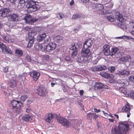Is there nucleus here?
Instances as JSON below:
<instances>
[{
    "label": "nucleus",
    "mask_w": 134,
    "mask_h": 134,
    "mask_svg": "<svg viewBox=\"0 0 134 134\" xmlns=\"http://www.w3.org/2000/svg\"><path fill=\"white\" fill-rule=\"evenodd\" d=\"M35 48L36 50H38L39 49L43 50V48L42 45L41 44H37L35 46Z\"/></svg>",
    "instance_id": "f704fd0d"
},
{
    "label": "nucleus",
    "mask_w": 134,
    "mask_h": 134,
    "mask_svg": "<svg viewBox=\"0 0 134 134\" xmlns=\"http://www.w3.org/2000/svg\"><path fill=\"white\" fill-rule=\"evenodd\" d=\"M29 39V40L27 43V47H30L32 46L35 40L34 39H32L30 38Z\"/></svg>",
    "instance_id": "2f4dec72"
},
{
    "label": "nucleus",
    "mask_w": 134,
    "mask_h": 134,
    "mask_svg": "<svg viewBox=\"0 0 134 134\" xmlns=\"http://www.w3.org/2000/svg\"><path fill=\"white\" fill-rule=\"evenodd\" d=\"M16 0H9V1L11 3H12L13 4L15 3V2Z\"/></svg>",
    "instance_id": "e2e57ef3"
},
{
    "label": "nucleus",
    "mask_w": 134,
    "mask_h": 134,
    "mask_svg": "<svg viewBox=\"0 0 134 134\" xmlns=\"http://www.w3.org/2000/svg\"><path fill=\"white\" fill-rule=\"evenodd\" d=\"M82 16V15L81 14H74L72 17V18L73 19H76L79 18L81 17Z\"/></svg>",
    "instance_id": "e433bc0d"
},
{
    "label": "nucleus",
    "mask_w": 134,
    "mask_h": 134,
    "mask_svg": "<svg viewBox=\"0 0 134 134\" xmlns=\"http://www.w3.org/2000/svg\"><path fill=\"white\" fill-rule=\"evenodd\" d=\"M4 40L9 43H13L14 40L10 35H8L4 38Z\"/></svg>",
    "instance_id": "bb28decb"
},
{
    "label": "nucleus",
    "mask_w": 134,
    "mask_h": 134,
    "mask_svg": "<svg viewBox=\"0 0 134 134\" xmlns=\"http://www.w3.org/2000/svg\"><path fill=\"white\" fill-rule=\"evenodd\" d=\"M30 110L31 109L29 107L26 110V111L27 113H29Z\"/></svg>",
    "instance_id": "69168bd1"
},
{
    "label": "nucleus",
    "mask_w": 134,
    "mask_h": 134,
    "mask_svg": "<svg viewBox=\"0 0 134 134\" xmlns=\"http://www.w3.org/2000/svg\"><path fill=\"white\" fill-rule=\"evenodd\" d=\"M93 44V42L91 38L87 40L84 42L83 45V47L85 48H87L90 47Z\"/></svg>",
    "instance_id": "f3484780"
},
{
    "label": "nucleus",
    "mask_w": 134,
    "mask_h": 134,
    "mask_svg": "<svg viewBox=\"0 0 134 134\" xmlns=\"http://www.w3.org/2000/svg\"><path fill=\"white\" fill-rule=\"evenodd\" d=\"M119 49L116 47H113L111 49L110 55L112 57L114 55L116 58H118L121 56L123 54L122 52L118 51Z\"/></svg>",
    "instance_id": "0eeeda50"
},
{
    "label": "nucleus",
    "mask_w": 134,
    "mask_h": 134,
    "mask_svg": "<svg viewBox=\"0 0 134 134\" xmlns=\"http://www.w3.org/2000/svg\"><path fill=\"white\" fill-rule=\"evenodd\" d=\"M70 56H66L65 58V60L66 61H68L70 60Z\"/></svg>",
    "instance_id": "bf43d9fd"
},
{
    "label": "nucleus",
    "mask_w": 134,
    "mask_h": 134,
    "mask_svg": "<svg viewBox=\"0 0 134 134\" xmlns=\"http://www.w3.org/2000/svg\"><path fill=\"white\" fill-rule=\"evenodd\" d=\"M39 3L33 0H30L26 5L27 11L28 13L36 11L40 8Z\"/></svg>",
    "instance_id": "7ed1b4c3"
},
{
    "label": "nucleus",
    "mask_w": 134,
    "mask_h": 134,
    "mask_svg": "<svg viewBox=\"0 0 134 134\" xmlns=\"http://www.w3.org/2000/svg\"><path fill=\"white\" fill-rule=\"evenodd\" d=\"M130 96V97L134 99V91H131Z\"/></svg>",
    "instance_id": "8fccbe9b"
},
{
    "label": "nucleus",
    "mask_w": 134,
    "mask_h": 134,
    "mask_svg": "<svg viewBox=\"0 0 134 134\" xmlns=\"http://www.w3.org/2000/svg\"><path fill=\"white\" fill-rule=\"evenodd\" d=\"M103 48L104 53L105 55H110L111 52L110 50V46L109 45L107 44L104 45Z\"/></svg>",
    "instance_id": "aec40b11"
},
{
    "label": "nucleus",
    "mask_w": 134,
    "mask_h": 134,
    "mask_svg": "<svg viewBox=\"0 0 134 134\" xmlns=\"http://www.w3.org/2000/svg\"><path fill=\"white\" fill-rule=\"evenodd\" d=\"M76 60L78 63H86L87 62H88L89 60L86 57L82 56L79 55L76 58Z\"/></svg>",
    "instance_id": "ddd939ff"
},
{
    "label": "nucleus",
    "mask_w": 134,
    "mask_h": 134,
    "mask_svg": "<svg viewBox=\"0 0 134 134\" xmlns=\"http://www.w3.org/2000/svg\"><path fill=\"white\" fill-rule=\"evenodd\" d=\"M99 60V59L98 57H97L94 59V60H92V63H93V64H96L97 63Z\"/></svg>",
    "instance_id": "de8ad7c7"
},
{
    "label": "nucleus",
    "mask_w": 134,
    "mask_h": 134,
    "mask_svg": "<svg viewBox=\"0 0 134 134\" xmlns=\"http://www.w3.org/2000/svg\"><path fill=\"white\" fill-rule=\"evenodd\" d=\"M28 0H19V2L21 4H24L25 2H27Z\"/></svg>",
    "instance_id": "6e6d98bb"
},
{
    "label": "nucleus",
    "mask_w": 134,
    "mask_h": 134,
    "mask_svg": "<svg viewBox=\"0 0 134 134\" xmlns=\"http://www.w3.org/2000/svg\"><path fill=\"white\" fill-rule=\"evenodd\" d=\"M46 36L47 35L43 33L37 36V40L39 42L42 41L45 39Z\"/></svg>",
    "instance_id": "b1692460"
},
{
    "label": "nucleus",
    "mask_w": 134,
    "mask_h": 134,
    "mask_svg": "<svg viewBox=\"0 0 134 134\" xmlns=\"http://www.w3.org/2000/svg\"><path fill=\"white\" fill-rule=\"evenodd\" d=\"M108 69L110 72L112 73L115 70V68L114 66H110L108 68Z\"/></svg>",
    "instance_id": "ea45409f"
},
{
    "label": "nucleus",
    "mask_w": 134,
    "mask_h": 134,
    "mask_svg": "<svg viewBox=\"0 0 134 134\" xmlns=\"http://www.w3.org/2000/svg\"><path fill=\"white\" fill-rule=\"evenodd\" d=\"M88 48H85L83 47L82 50L81 52V55L82 56L86 57L88 58V57L91 54V52H90Z\"/></svg>",
    "instance_id": "4468645a"
},
{
    "label": "nucleus",
    "mask_w": 134,
    "mask_h": 134,
    "mask_svg": "<svg viewBox=\"0 0 134 134\" xmlns=\"http://www.w3.org/2000/svg\"><path fill=\"white\" fill-rule=\"evenodd\" d=\"M38 20V19L35 18H30L26 22L29 24L32 25L36 21Z\"/></svg>",
    "instance_id": "7c9ffc66"
},
{
    "label": "nucleus",
    "mask_w": 134,
    "mask_h": 134,
    "mask_svg": "<svg viewBox=\"0 0 134 134\" xmlns=\"http://www.w3.org/2000/svg\"><path fill=\"white\" fill-rule=\"evenodd\" d=\"M115 15L116 18L118 20L121 22L123 21L124 20L123 18L119 12L118 11L116 12L115 13Z\"/></svg>",
    "instance_id": "5701e85b"
},
{
    "label": "nucleus",
    "mask_w": 134,
    "mask_h": 134,
    "mask_svg": "<svg viewBox=\"0 0 134 134\" xmlns=\"http://www.w3.org/2000/svg\"><path fill=\"white\" fill-rule=\"evenodd\" d=\"M27 97V96L26 95H24L20 97V99L23 101H24L26 99Z\"/></svg>",
    "instance_id": "a19ab883"
},
{
    "label": "nucleus",
    "mask_w": 134,
    "mask_h": 134,
    "mask_svg": "<svg viewBox=\"0 0 134 134\" xmlns=\"http://www.w3.org/2000/svg\"><path fill=\"white\" fill-rule=\"evenodd\" d=\"M122 109L124 110V111L127 113H128L130 110V108L129 106L128 105L126 104L125 106L122 107Z\"/></svg>",
    "instance_id": "473e14b6"
},
{
    "label": "nucleus",
    "mask_w": 134,
    "mask_h": 134,
    "mask_svg": "<svg viewBox=\"0 0 134 134\" xmlns=\"http://www.w3.org/2000/svg\"><path fill=\"white\" fill-rule=\"evenodd\" d=\"M129 81L131 82H132L134 81V75L130 76L129 78Z\"/></svg>",
    "instance_id": "a18cd8bd"
},
{
    "label": "nucleus",
    "mask_w": 134,
    "mask_h": 134,
    "mask_svg": "<svg viewBox=\"0 0 134 134\" xmlns=\"http://www.w3.org/2000/svg\"><path fill=\"white\" fill-rule=\"evenodd\" d=\"M10 49L8 48L4 44L2 43H0V52H2L4 54L7 53H11Z\"/></svg>",
    "instance_id": "9d476101"
},
{
    "label": "nucleus",
    "mask_w": 134,
    "mask_h": 134,
    "mask_svg": "<svg viewBox=\"0 0 134 134\" xmlns=\"http://www.w3.org/2000/svg\"><path fill=\"white\" fill-rule=\"evenodd\" d=\"M10 11V9L7 8H3L0 10V16L5 17H7V14Z\"/></svg>",
    "instance_id": "2eb2a0df"
},
{
    "label": "nucleus",
    "mask_w": 134,
    "mask_h": 134,
    "mask_svg": "<svg viewBox=\"0 0 134 134\" xmlns=\"http://www.w3.org/2000/svg\"><path fill=\"white\" fill-rule=\"evenodd\" d=\"M119 61H121L123 63V62H125L126 61V59L125 57H122L120 58L119 60Z\"/></svg>",
    "instance_id": "3c124183"
},
{
    "label": "nucleus",
    "mask_w": 134,
    "mask_h": 134,
    "mask_svg": "<svg viewBox=\"0 0 134 134\" xmlns=\"http://www.w3.org/2000/svg\"><path fill=\"white\" fill-rule=\"evenodd\" d=\"M31 29V28L29 26H26L24 27L23 29L24 31L25 32H26L27 31H29L30 29Z\"/></svg>",
    "instance_id": "49530a36"
},
{
    "label": "nucleus",
    "mask_w": 134,
    "mask_h": 134,
    "mask_svg": "<svg viewBox=\"0 0 134 134\" xmlns=\"http://www.w3.org/2000/svg\"><path fill=\"white\" fill-rule=\"evenodd\" d=\"M100 75L105 78L110 79L112 78L113 76L110 74H109L105 72H102L100 73Z\"/></svg>",
    "instance_id": "4be33fe9"
},
{
    "label": "nucleus",
    "mask_w": 134,
    "mask_h": 134,
    "mask_svg": "<svg viewBox=\"0 0 134 134\" xmlns=\"http://www.w3.org/2000/svg\"><path fill=\"white\" fill-rule=\"evenodd\" d=\"M96 8L98 11H102L104 8L103 5L101 4H97L96 6Z\"/></svg>",
    "instance_id": "72a5a7b5"
},
{
    "label": "nucleus",
    "mask_w": 134,
    "mask_h": 134,
    "mask_svg": "<svg viewBox=\"0 0 134 134\" xmlns=\"http://www.w3.org/2000/svg\"><path fill=\"white\" fill-rule=\"evenodd\" d=\"M32 102V100H29L27 101L26 102V104L27 105H29Z\"/></svg>",
    "instance_id": "052dcab7"
},
{
    "label": "nucleus",
    "mask_w": 134,
    "mask_h": 134,
    "mask_svg": "<svg viewBox=\"0 0 134 134\" xmlns=\"http://www.w3.org/2000/svg\"><path fill=\"white\" fill-rule=\"evenodd\" d=\"M8 21L7 24L9 25V26L11 28H14L15 25L13 23H10L11 22H18L20 20V17L17 13H13L9 14L7 16Z\"/></svg>",
    "instance_id": "f03ea898"
},
{
    "label": "nucleus",
    "mask_w": 134,
    "mask_h": 134,
    "mask_svg": "<svg viewBox=\"0 0 134 134\" xmlns=\"http://www.w3.org/2000/svg\"><path fill=\"white\" fill-rule=\"evenodd\" d=\"M32 119V117L29 114L25 115L23 116L22 119L25 121H28L31 120Z\"/></svg>",
    "instance_id": "a878e982"
},
{
    "label": "nucleus",
    "mask_w": 134,
    "mask_h": 134,
    "mask_svg": "<svg viewBox=\"0 0 134 134\" xmlns=\"http://www.w3.org/2000/svg\"><path fill=\"white\" fill-rule=\"evenodd\" d=\"M84 91L83 90H81L80 92V94L81 96L83 95Z\"/></svg>",
    "instance_id": "0e129e2a"
},
{
    "label": "nucleus",
    "mask_w": 134,
    "mask_h": 134,
    "mask_svg": "<svg viewBox=\"0 0 134 134\" xmlns=\"http://www.w3.org/2000/svg\"><path fill=\"white\" fill-rule=\"evenodd\" d=\"M37 32L35 29L31 30L30 32H28V35L29 38L32 39H34V36L36 35Z\"/></svg>",
    "instance_id": "412c9836"
},
{
    "label": "nucleus",
    "mask_w": 134,
    "mask_h": 134,
    "mask_svg": "<svg viewBox=\"0 0 134 134\" xmlns=\"http://www.w3.org/2000/svg\"><path fill=\"white\" fill-rule=\"evenodd\" d=\"M107 18L108 21L111 22H113L114 21V16L112 15L107 16Z\"/></svg>",
    "instance_id": "c9c22d12"
},
{
    "label": "nucleus",
    "mask_w": 134,
    "mask_h": 134,
    "mask_svg": "<svg viewBox=\"0 0 134 134\" xmlns=\"http://www.w3.org/2000/svg\"><path fill=\"white\" fill-rule=\"evenodd\" d=\"M111 81V82L114 84H118L121 87H125L129 85L128 81L125 79H121L117 80L113 79Z\"/></svg>",
    "instance_id": "39448f33"
},
{
    "label": "nucleus",
    "mask_w": 134,
    "mask_h": 134,
    "mask_svg": "<svg viewBox=\"0 0 134 134\" xmlns=\"http://www.w3.org/2000/svg\"><path fill=\"white\" fill-rule=\"evenodd\" d=\"M8 66H6L3 69V71L5 72H7L8 71Z\"/></svg>",
    "instance_id": "13d9d810"
},
{
    "label": "nucleus",
    "mask_w": 134,
    "mask_h": 134,
    "mask_svg": "<svg viewBox=\"0 0 134 134\" xmlns=\"http://www.w3.org/2000/svg\"><path fill=\"white\" fill-rule=\"evenodd\" d=\"M94 86L96 90L108 88L107 86L105 85H103L102 83L99 82L96 83L95 85H94Z\"/></svg>",
    "instance_id": "a211bd4d"
},
{
    "label": "nucleus",
    "mask_w": 134,
    "mask_h": 134,
    "mask_svg": "<svg viewBox=\"0 0 134 134\" xmlns=\"http://www.w3.org/2000/svg\"><path fill=\"white\" fill-rule=\"evenodd\" d=\"M37 91L38 94L40 96L43 97L45 96L46 93V89L43 86L41 85L38 86Z\"/></svg>",
    "instance_id": "f8f14e48"
},
{
    "label": "nucleus",
    "mask_w": 134,
    "mask_h": 134,
    "mask_svg": "<svg viewBox=\"0 0 134 134\" xmlns=\"http://www.w3.org/2000/svg\"><path fill=\"white\" fill-rule=\"evenodd\" d=\"M25 59L28 62H30L31 61V58L30 55L27 54L25 57Z\"/></svg>",
    "instance_id": "4c0bfd02"
},
{
    "label": "nucleus",
    "mask_w": 134,
    "mask_h": 134,
    "mask_svg": "<svg viewBox=\"0 0 134 134\" xmlns=\"http://www.w3.org/2000/svg\"><path fill=\"white\" fill-rule=\"evenodd\" d=\"M11 104L12 106V110L16 114H18L20 111V108L23 105L20 101L13 100L11 102Z\"/></svg>",
    "instance_id": "20e7f679"
},
{
    "label": "nucleus",
    "mask_w": 134,
    "mask_h": 134,
    "mask_svg": "<svg viewBox=\"0 0 134 134\" xmlns=\"http://www.w3.org/2000/svg\"><path fill=\"white\" fill-rule=\"evenodd\" d=\"M31 15L29 14H27L24 18V20H25L26 22H27L29 19L31 17Z\"/></svg>",
    "instance_id": "58836bf2"
},
{
    "label": "nucleus",
    "mask_w": 134,
    "mask_h": 134,
    "mask_svg": "<svg viewBox=\"0 0 134 134\" xmlns=\"http://www.w3.org/2000/svg\"><path fill=\"white\" fill-rule=\"evenodd\" d=\"M72 46L71 49L72 50H75L78 51V49L82 47L81 43L78 42H75L72 44Z\"/></svg>",
    "instance_id": "6ab92c4d"
},
{
    "label": "nucleus",
    "mask_w": 134,
    "mask_h": 134,
    "mask_svg": "<svg viewBox=\"0 0 134 134\" xmlns=\"http://www.w3.org/2000/svg\"><path fill=\"white\" fill-rule=\"evenodd\" d=\"M99 67V65L95 66L90 68V70L93 72L100 71Z\"/></svg>",
    "instance_id": "c85d7f7f"
},
{
    "label": "nucleus",
    "mask_w": 134,
    "mask_h": 134,
    "mask_svg": "<svg viewBox=\"0 0 134 134\" xmlns=\"http://www.w3.org/2000/svg\"><path fill=\"white\" fill-rule=\"evenodd\" d=\"M43 58L44 59L47 60H48L49 59V56L48 55H44Z\"/></svg>",
    "instance_id": "5fc2aeb1"
},
{
    "label": "nucleus",
    "mask_w": 134,
    "mask_h": 134,
    "mask_svg": "<svg viewBox=\"0 0 134 134\" xmlns=\"http://www.w3.org/2000/svg\"><path fill=\"white\" fill-rule=\"evenodd\" d=\"M123 38H126L127 40L129 39H132L134 40V38L128 36H124Z\"/></svg>",
    "instance_id": "864d4df0"
},
{
    "label": "nucleus",
    "mask_w": 134,
    "mask_h": 134,
    "mask_svg": "<svg viewBox=\"0 0 134 134\" xmlns=\"http://www.w3.org/2000/svg\"><path fill=\"white\" fill-rule=\"evenodd\" d=\"M118 75L120 76H127L130 74V71L129 70H122L119 71L118 73Z\"/></svg>",
    "instance_id": "393cba45"
},
{
    "label": "nucleus",
    "mask_w": 134,
    "mask_h": 134,
    "mask_svg": "<svg viewBox=\"0 0 134 134\" xmlns=\"http://www.w3.org/2000/svg\"><path fill=\"white\" fill-rule=\"evenodd\" d=\"M21 79L22 80H24L25 79V77L24 76H20L18 77H17L15 78H14L10 82V86L12 88L15 87L16 85V81Z\"/></svg>",
    "instance_id": "1a4fd4ad"
},
{
    "label": "nucleus",
    "mask_w": 134,
    "mask_h": 134,
    "mask_svg": "<svg viewBox=\"0 0 134 134\" xmlns=\"http://www.w3.org/2000/svg\"><path fill=\"white\" fill-rule=\"evenodd\" d=\"M87 119L89 120H92L95 118L96 116V114L95 113H89L87 114Z\"/></svg>",
    "instance_id": "cd10ccee"
},
{
    "label": "nucleus",
    "mask_w": 134,
    "mask_h": 134,
    "mask_svg": "<svg viewBox=\"0 0 134 134\" xmlns=\"http://www.w3.org/2000/svg\"><path fill=\"white\" fill-rule=\"evenodd\" d=\"M109 4V3L106 4H105V6L108 7L109 8H111L113 7V5L111 3H110V4Z\"/></svg>",
    "instance_id": "603ef678"
},
{
    "label": "nucleus",
    "mask_w": 134,
    "mask_h": 134,
    "mask_svg": "<svg viewBox=\"0 0 134 134\" xmlns=\"http://www.w3.org/2000/svg\"><path fill=\"white\" fill-rule=\"evenodd\" d=\"M57 18L59 19H62L64 17V15L62 13H60L59 14H57Z\"/></svg>",
    "instance_id": "c03bdc74"
},
{
    "label": "nucleus",
    "mask_w": 134,
    "mask_h": 134,
    "mask_svg": "<svg viewBox=\"0 0 134 134\" xmlns=\"http://www.w3.org/2000/svg\"><path fill=\"white\" fill-rule=\"evenodd\" d=\"M62 37L61 36H57L55 38V40L57 42H59L62 39Z\"/></svg>",
    "instance_id": "37998d69"
},
{
    "label": "nucleus",
    "mask_w": 134,
    "mask_h": 134,
    "mask_svg": "<svg viewBox=\"0 0 134 134\" xmlns=\"http://www.w3.org/2000/svg\"><path fill=\"white\" fill-rule=\"evenodd\" d=\"M94 111L96 113H99L100 111V110L99 109L97 110L96 108H94Z\"/></svg>",
    "instance_id": "680f3d73"
},
{
    "label": "nucleus",
    "mask_w": 134,
    "mask_h": 134,
    "mask_svg": "<svg viewBox=\"0 0 134 134\" xmlns=\"http://www.w3.org/2000/svg\"><path fill=\"white\" fill-rule=\"evenodd\" d=\"M129 129V125L126 122H119L118 127L111 130L112 134H124L126 131Z\"/></svg>",
    "instance_id": "f257e3e1"
},
{
    "label": "nucleus",
    "mask_w": 134,
    "mask_h": 134,
    "mask_svg": "<svg viewBox=\"0 0 134 134\" xmlns=\"http://www.w3.org/2000/svg\"><path fill=\"white\" fill-rule=\"evenodd\" d=\"M15 53L18 57H22L23 54V51L18 49L15 50Z\"/></svg>",
    "instance_id": "c756f323"
},
{
    "label": "nucleus",
    "mask_w": 134,
    "mask_h": 134,
    "mask_svg": "<svg viewBox=\"0 0 134 134\" xmlns=\"http://www.w3.org/2000/svg\"><path fill=\"white\" fill-rule=\"evenodd\" d=\"M57 46L56 44L55 43L51 42L48 44L43 48L45 52H49L54 50Z\"/></svg>",
    "instance_id": "6e6552de"
},
{
    "label": "nucleus",
    "mask_w": 134,
    "mask_h": 134,
    "mask_svg": "<svg viewBox=\"0 0 134 134\" xmlns=\"http://www.w3.org/2000/svg\"><path fill=\"white\" fill-rule=\"evenodd\" d=\"M30 76L32 77L33 80L35 81H36L38 79L40 74L36 71H33L30 72Z\"/></svg>",
    "instance_id": "9b49d317"
},
{
    "label": "nucleus",
    "mask_w": 134,
    "mask_h": 134,
    "mask_svg": "<svg viewBox=\"0 0 134 134\" xmlns=\"http://www.w3.org/2000/svg\"><path fill=\"white\" fill-rule=\"evenodd\" d=\"M99 68L100 69V71H102V70H105L107 69V68L106 66L105 65H99Z\"/></svg>",
    "instance_id": "09e8293b"
},
{
    "label": "nucleus",
    "mask_w": 134,
    "mask_h": 134,
    "mask_svg": "<svg viewBox=\"0 0 134 134\" xmlns=\"http://www.w3.org/2000/svg\"><path fill=\"white\" fill-rule=\"evenodd\" d=\"M77 51H75L72 52L71 54V57L72 58H74L77 54Z\"/></svg>",
    "instance_id": "79ce46f5"
},
{
    "label": "nucleus",
    "mask_w": 134,
    "mask_h": 134,
    "mask_svg": "<svg viewBox=\"0 0 134 134\" xmlns=\"http://www.w3.org/2000/svg\"><path fill=\"white\" fill-rule=\"evenodd\" d=\"M124 37V36H121V37H117L115 38L116 39H122Z\"/></svg>",
    "instance_id": "338daca9"
},
{
    "label": "nucleus",
    "mask_w": 134,
    "mask_h": 134,
    "mask_svg": "<svg viewBox=\"0 0 134 134\" xmlns=\"http://www.w3.org/2000/svg\"><path fill=\"white\" fill-rule=\"evenodd\" d=\"M56 119L58 122L63 125L68 126L70 125L69 122L67 119L62 117L59 115H57Z\"/></svg>",
    "instance_id": "423d86ee"
},
{
    "label": "nucleus",
    "mask_w": 134,
    "mask_h": 134,
    "mask_svg": "<svg viewBox=\"0 0 134 134\" xmlns=\"http://www.w3.org/2000/svg\"><path fill=\"white\" fill-rule=\"evenodd\" d=\"M57 115L56 114H53L52 113H49L48 115L45 118L46 121L49 123H51V120L53 118L56 119Z\"/></svg>",
    "instance_id": "dca6fc26"
},
{
    "label": "nucleus",
    "mask_w": 134,
    "mask_h": 134,
    "mask_svg": "<svg viewBox=\"0 0 134 134\" xmlns=\"http://www.w3.org/2000/svg\"><path fill=\"white\" fill-rule=\"evenodd\" d=\"M80 2H81L82 3H86L87 2H88L89 0H77Z\"/></svg>",
    "instance_id": "4d7b16f0"
},
{
    "label": "nucleus",
    "mask_w": 134,
    "mask_h": 134,
    "mask_svg": "<svg viewBox=\"0 0 134 134\" xmlns=\"http://www.w3.org/2000/svg\"><path fill=\"white\" fill-rule=\"evenodd\" d=\"M49 41V39L48 38H46V40H44V43H46Z\"/></svg>",
    "instance_id": "774afa93"
}]
</instances>
